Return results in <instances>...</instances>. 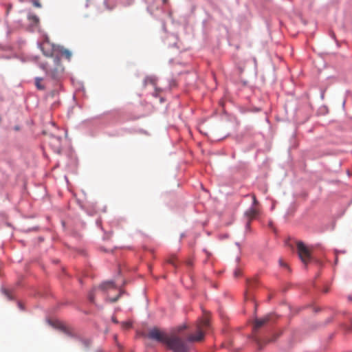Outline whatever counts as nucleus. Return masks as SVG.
Here are the masks:
<instances>
[{"mask_svg":"<svg viewBox=\"0 0 352 352\" xmlns=\"http://www.w3.org/2000/svg\"><path fill=\"white\" fill-rule=\"evenodd\" d=\"M184 327H180L177 331L167 334L157 328L151 329L148 334L149 338L155 340L166 345L173 352H189L190 345L188 337L185 339L184 336L180 331Z\"/></svg>","mask_w":352,"mask_h":352,"instance_id":"f257e3e1","label":"nucleus"},{"mask_svg":"<svg viewBox=\"0 0 352 352\" xmlns=\"http://www.w3.org/2000/svg\"><path fill=\"white\" fill-rule=\"evenodd\" d=\"M41 50L46 56H54L60 55L70 60L72 53L69 50L60 46H55L49 41H44L41 44Z\"/></svg>","mask_w":352,"mask_h":352,"instance_id":"f03ea898","label":"nucleus"},{"mask_svg":"<svg viewBox=\"0 0 352 352\" xmlns=\"http://www.w3.org/2000/svg\"><path fill=\"white\" fill-rule=\"evenodd\" d=\"M209 326V320L204 318L200 320L197 324V331L195 334H190L188 336L189 342H199L204 339V331Z\"/></svg>","mask_w":352,"mask_h":352,"instance_id":"7ed1b4c3","label":"nucleus"},{"mask_svg":"<svg viewBox=\"0 0 352 352\" xmlns=\"http://www.w3.org/2000/svg\"><path fill=\"white\" fill-rule=\"evenodd\" d=\"M298 254L304 263H307L311 258V253L307 247L302 242L297 243Z\"/></svg>","mask_w":352,"mask_h":352,"instance_id":"20e7f679","label":"nucleus"},{"mask_svg":"<svg viewBox=\"0 0 352 352\" xmlns=\"http://www.w3.org/2000/svg\"><path fill=\"white\" fill-rule=\"evenodd\" d=\"M270 320V316L267 315L263 318L256 319L254 324L253 331L255 332L262 326L268 322Z\"/></svg>","mask_w":352,"mask_h":352,"instance_id":"39448f33","label":"nucleus"},{"mask_svg":"<svg viewBox=\"0 0 352 352\" xmlns=\"http://www.w3.org/2000/svg\"><path fill=\"white\" fill-rule=\"evenodd\" d=\"M245 214L250 220H252L258 215L259 210L257 207H251Z\"/></svg>","mask_w":352,"mask_h":352,"instance_id":"423d86ee","label":"nucleus"},{"mask_svg":"<svg viewBox=\"0 0 352 352\" xmlns=\"http://www.w3.org/2000/svg\"><path fill=\"white\" fill-rule=\"evenodd\" d=\"M100 289L104 292H108L109 290H118L115 284L112 281H107L102 283L100 286Z\"/></svg>","mask_w":352,"mask_h":352,"instance_id":"0eeeda50","label":"nucleus"},{"mask_svg":"<svg viewBox=\"0 0 352 352\" xmlns=\"http://www.w3.org/2000/svg\"><path fill=\"white\" fill-rule=\"evenodd\" d=\"M42 68L45 70L46 74L49 76H50L53 78H56L58 77V72L59 68H56L54 71L50 70L45 65H42Z\"/></svg>","mask_w":352,"mask_h":352,"instance_id":"6e6552de","label":"nucleus"},{"mask_svg":"<svg viewBox=\"0 0 352 352\" xmlns=\"http://www.w3.org/2000/svg\"><path fill=\"white\" fill-rule=\"evenodd\" d=\"M42 80L43 79L41 78H36L35 79V85L40 90H43L45 88L44 86L41 84Z\"/></svg>","mask_w":352,"mask_h":352,"instance_id":"1a4fd4ad","label":"nucleus"},{"mask_svg":"<svg viewBox=\"0 0 352 352\" xmlns=\"http://www.w3.org/2000/svg\"><path fill=\"white\" fill-rule=\"evenodd\" d=\"M167 262L174 267H177V258L174 256H170Z\"/></svg>","mask_w":352,"mask_h":352,"instance_id":"9d476101","label":"nucleus"},{"mask_svg":"<svg viewBox=\"0 0 352 352\" xmlns=\"http://www.w3.org/2000/svg\"><path fill=\"white\" fill-rule=\"evenodd\" d=\"M132 327V322L131 321H126L122 322V327L124 329H129Z\"/></svg>","mask_w":352,"mask_h":352,"instance_id":"9b49d317","label":"nucleus"},{"mask_svg":"<svg viewBox=\"0 0 352 352\" xmlns=\"http://www.w3.org/2000/svg\"><path fill=\"white\" fill-rule=\"evenodd\" d=\"M28 18L30 20L34 21V23H37L39 21L38 17L33 14H29Z\"/></svg>","mask_w":352,"mask_h":352,"instance_id":"f8f14e48","label":"nucleus"},{"mask_svg":"<svg viewBox=\"0 0 352 352\" xmlns=\"http://www.w3.org/2000/svg\"><path fill=\"white\" fill-rule=\"evenodd\" d=\"M251 196H252V207H257V206L258 205V201L256 199V197L255 195L254 194H252Z\"/></svg>","mask_w":352,"mask_h":352,"instance_id":"ddd939ff","label":"nucleus"},{"mask_svg":"<svg viewBox=\"0 0 352 352\" xmlns=\"http://www.w3.org/2000/svg\"><path fill=\"white\" fill-rule=\"evenodd\" d=\"M120 295H121V292L119 291L118 294L115 297L110 298L109 296H108V298H109V301H111V302H116L118 300V298H120Z\"/></svg>","mask_w":352,"mask_h":352,"instance_id":"4468645a","label":"nucleus"},{"mask_svg":"<svg viewBox=\"0 0 352 352\" xmlns=\"http://www.w3.org/2000/svg\"><path fill=\"white\" fill-rule=\"evenodd\" d=\"M5 296L9 299V300H12L14 299V296L13 295L11 294V292L8 290H4L3 292Z\"/></svg>","mask_w":352,"mask_h":352,"instance_id":"2eb2a0df","label":"nucleus"},{"mask_svg":"<svg viewBox=\"0 0 352 352\" xmlns=\"http://www.w3.org/2000/svg\"><path fill=\"white\" fill-rule=\"evenodd\" d=\"M256 284H257L256 280H252L250 281L248 283L249 288L250 289L253 288L254 287L256 286Z\"/></svg>","mask_w":352,"mask_h":352,"instance_id":"dca6fc26","label":"nucleus"},{"mask_svg":"<svg viewBox=\"0 0 352 352\" xmlns=\"http://www.w3.org/2000/svg\"><path fill=\"white\" fill-rule=\"evenodd\" d=\"M234 275L235 277H239L241 275V271L240 269H236L234 272Z\"/></svg>","mask_w":352,"mask_h":352,"instance_id":"f3484780","label":"nucleus"},{"mask_svg":"<svg viewBox=\"0 0 352 352\" xmlns=\"http://www.w3.org/2000/svg\"><path fill=\"white\" fill-rule=\"evenodd\" d=\"M94 291H95V289L93 290L92 292H91L89 295V298L90 301L92 302H94Z\"/></svg>","mask_w":352,"mask_h":352,"instance_id":"a211bd4d","label":"nucleus"},{"mask_svg":"<svg viewBox=\"0 0 352 352\" xmlns=\"http://www.w3.org/2000/svg\"><path fill=\"white\" fill-rule=\"evenodd\" d=\"M278 263L281 267H287V264L285 263L282 258L279 259Z\"/></svg>","mask_w":352,"mask_h":352,"instance_id":"6ab92c4d","label":"nucleus"},{"mask_svg":"<svg viewBox=\"0 0 352 352\" xmlns=\"http://www.w3.org/2000/svg\"><path fill=\"white\" fill-rule=\"evenodd\" d=\"M33 5L35 7H37V8H40L41 7V3L38 1H33Z\"/></svg>","mask_w":352,"mask_h":352,"instance_id":"aec40b11","label":"nucleus"},{"mask_svg":"<svg viewBox=\"0 0 352 352\" xmlns=\"http://www.w3.org/2000/svg\"><path fill=\"white\" fill-rule=\"evenodd\" d=\"M18 305H19V307L21 309H23V305L21 302H18Z\"/></svg>","mask_w":352,"mask_h":352,"instance_id":"412c9836","label":"nucleus"},{"mask_svg":"<svg viewBox=\"0 0 352 352\" xmlns=\"http://www.w3.org/2000/svg\"><path fill=\"white\" fill-rule=\"evenodd\" d=\"M112 321H113V322H115V323H118V320H116V318H114V317H113V318H112Z\"/></svg>","mask_w":352,"mask_h":352,"instance_id":"4be33fe9","label":"nucleus"},{"mask_svg":"<svg viewBox=\"0 0 352 352\" xmlns=\"http://www.w3.org/2000/svg\"><path fill=\"white\" fill-rule=\"evenodd\" d=\"M96 352H104V351L101 349H98Z\"/></svg>","mask_w":352,"mask_h":352,"instance_id":"5701e85b","label":"nucleus"},{"mask_svg":"<svg viewBox=\"0 0 352 352\" xmlns=\"http://www.w3.org/2000/svg\"><path fill=\"white\" fill-rule=\"evenodd\" d=\"M188 265H192V263L190 261H188Z\"/></svg>","mask_w":352,"mask_h":352,"instance_id":"b1692460","label":"nucleus"},{"mask_svg":"<svg viewBox=\"0 0 352 352\" xmlns=\"http://www.w3.org/2000/svg\"><path fill=\"white\" fill-rule=\"evenodd\" d=\"M349 300H352V298H351V297H350V296L349 297Z\"/></svg>","mask_w":352,"mask_h":352,"instance_id":"393cba45","label":"nucleus"}]
</instances>
